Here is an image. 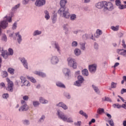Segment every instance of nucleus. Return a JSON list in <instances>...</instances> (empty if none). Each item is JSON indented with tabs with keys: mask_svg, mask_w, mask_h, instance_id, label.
I'll return each instance as SVG.
<instances>
[{
	"mask_svg": "<svg viewBox=\"0 0 126 126\" xmlns=\"http://www.w3.org/2000/svg\"><path fill=\"white\" fill-rule=\"evenodd\" d=\"M65 3H66V0H61L60 1V5L61 7L58 11V13H60L61 15L63 14V17H64V18H69L70 14L68 12V9L64 8Z\"/></svg>",
	"mask_w": 126,
	"mask_h": 126,
	"instance_id": "obj_1",
	"label": "nucleus"
},
{
	"mask_svg": "<svg viewBox=\"0 0 126 126\" xmlns=\"http://www.w3.org/2000/svg\"><path fill=\"white\" fill-rule=\"evenodd\" d=\"M57 113L58 117L59 119H61V120H62L64 122H66L67 123H73L72 118H67L63 113L60 112V110H58Z\"/></svg>",
	"mask_w": 126,
	"mask_h": 126,
	"instance_id": "obj_2",
	"label": "nucleus"
},
{
	"mask_svg": "<svg viewBox=\"0 0 126 126\" xmlns=\"http://www.w3.org/2000/svg\"><path fill=\"white\" fill-rule=\"evenodd\" d=\"M6 18V20H4L0 22V34L1 33V29H0V27L2 28L3 29H5L7 26H8V23H7V21L9 22H11L12 20L11 17H7L6 16L5 17Z\"/></svg>",
	"mask_w": 126,
	"mask_h": 126,
	"instance_id": "obj_3",
	"label": "nucleus"
},
{
	"mask_svg": "<svg viewBox=\"0 0 126 126\" xmlns=\"http://www.w3.org/2000/svg\"><path fill=\"white\" fill-rule=\"evenodd\" d=\"M68 65L70 67H73V68H76L77 67V63L75 61V59L72 58H68L67 59Z\"/></svg>",
	"mask_w": 126,
	"mask_h": 126,
	"instance_id": "obj_4",
	"label": "nucleus"
},
{
	"mask_svg": "<svg viewBox=\"0 0 126 126\" xmlns=\"http://www.w3.org/2000/svg\"><path fill=\"white\" fill-rule=\"evenodd\" d=\"M6 81L7 82V87L6 88V90L9 92H13V82L10 81L9 78H6Z\"/></svg>",
	"mask_w": 126,
	"mask_h": 126,
	"instance_id": "obj_5",
	"label": "nucleus"
},
{
	"mask_svg": "<svg viewBox=\"0 0 126 126\" xmlns=\"http://www.w3.org/2000/svg\"><path fill=\"white\" fill-rule=\"evenodd\" d=\"M104 4L105 9H107L109 11L113 10V9H114V5L112 2L104 1Z\"/></svg>",
	"mask_w": 126,
	"mask_h": 126,
	"instance_id": "obj_6",
	"label": "nucleus"
},
{
	"mask_svg": "<svg viewBox=\"0 0 126 126\" xmlns=\"http://www.w3.org/2000/svg\"><path fill=\"white\" fill-rule=\"evenodd\" d=\"M22 104H25L23 105V106H22L19 109V111L20 112H23L24 111H27L28 109H29V107L27 106V104H25V101L22 100L21 101Z\"/></svg>",
	"mask_w": 126,
	"mask_h": 126,
	"instance_id": "obj_7",
	"label": "nucleus"
},
{
	"mask_svg": "<svg viewBox=\"0 0 126 126\" xmlns=\"http://www.w3.org/2000/svg\"><path fill=\"white\" fill-rule=\"evenodd\" d=\"M45 3H46L45 0H36L35 3V5H36V6L40 7L44 5Z\"/></svg>",
	"mask_w": 126,
	"mask_h": 126,
	"instance_id": "obj_8",
	"label": "nucleus"
},
{
	"mask_svg": "<svg viewBox=\"0 0 126 126\" xmlns=\"http://www.w3.org/2000/svg\"><path fill=\"white\" fill-rule=\"evenodd\" d=\"M89 70L90 72L92 73L95 72L97 69V65L96 64H93L89 65Z\"/></svg>",
	"mask_w": 126,
	"mask_h": 126,
	"instance_id": "obj_9",
	"label": "nucleus"
},
{
	"mask_svg": "<svg viewBox=\"0 0 126 126\" xmlns=\"http://www.w3.org/2000/svg\"><path fill=\"white\" fill-rule=\"evenodd\" d=\"M21 80L22 83H23L24 85H25V86H29L30 85V83H29L28 81H27V80H26V78L23 76H21Z\"/></svg>",
	"mask_w": 126,
	"mask_h": 126,
	"instance_id": "obj_10",
	"label": "nucleus"
},
{
	"mask_svg": "<svg viewBox=\"0 0 126 126\" xmlns=\"http://www.w3.org/2000/svg\"><path fill=\"white\" fill-rule=\"evenodd\" d=\"M51 63L53 64H56L59 63V58L57 56H53L51 59Z\"/></svg>",
	"mask_w": 126,
	"mask_h": 126,
	"instance_id": "obj_11",
	"label": "nucleus"
},
{
	"mask_svg": "<svg viewBox=\"0 0 126 126\" xmlns=\"http://www.w3.org/2000/svg\"><path fill=\"white\" fill-rule=\"evenodd\" d=\"M95 6L97 8L101 9L102 7H104V1L102 2H98L95 4Z\"/></svg>",
	"mask_w": 126,
	"mask_h": 126,
	"instance_id": "obj_12",
	"label": "nucleus"
},
{
	"mask_svg": "<svg viewBox=\"0 0 126 126\" xmlns=\"http://www.w3.org/2000/svg\"><path fill=\"white\" fill-rule=\"evenodd\" d=\"M21 63L23 64L24 66L28 69V64H27V61L25 60V59L22 58L20 59Z\"/></svg>",
	"mask_w": 126,
	"mask_h": 126,
	"instance_id": "obj_13",
	"label": "nucleus"
},
{
	"mask_svg": "<svg viewBox=\"0 0 126 126\" xmlns=\"http://www.w3.org/2000/svg\"><path fill=\"white\" fill-rule=\"evenodd\" d=\"M56 106H58V107H61L64 110H66L67 109V106L63 102L59 103L58 104H57Z\"/></svg>",
	"mask_w": 126,
	"mask_h": 126,
	"instance_id": "obj_14",
	"label": "nucleus"
},
{
	"mask_svg": "<svg viewBox=\"0 0 126 126\" xmlns=\"http://www.w3.org/2000/svg\"><path fill=\"white\" fill-rule=\"evenodd\" d=\"M16 37H18L17 40L19 44H20V42L22 41V38L21 35L19 34V32H18L16 33Z\"/></svg>",
	"mask_w": 126,
	"mask_h": 126,
	"instance_id": "obj_15",
	"label": "nucleus"
},
{
	"mask_svg": "<svg viewBox=\"0 0 126 126\" xmlns=\"http://www.w3.org/2000/svg\"><path fill=\"white\" fill-rule=\"evenodd\" d=\"M102 32L101 30H97L96 31V32L94 34V37H95V38H98L100 35H102Z\"/></svg>",
	"mask_w": 126,
	"mask_h": 126,
	"instance_id": "obj_16",
	"label": "nucleus"
},
{
	"mask_svg": "<svg viewBox=\"0 0 126 126\" xmlns=\"http://www.w3.org/2000/svg\"><path fill=\"white\" fill-rule=\"evenodd\" d=\"M35 74L37 75H39V76H42V77H45L46 76V74L42 72L35 71L34 72Z\"/></svg>",
	"mask_w": 126,
	"mask_h": 126,
	"instance_id": "obj_17",
	"label": "nucleus"
},
{
	"mask_svg": "<svg viewBox=\"0 0 126 126\" xmlns=\"http://www.w3.org/2000/svg\"><path fill=\"white\" fill-rule=\"evenodd\" d=\"M124 3L125 5L121 4L120 6H118L119 9H126V1H124Z\"/></svg>",
	"mask_w": 126,
	"mask_h": 126,
	"instance_id": "obj_18",
	"label": "nucleus"
},
{
	"mask_svg": "<svg viewBox=\"0 0 126 126\" xmlns=\"http://www.w3.org/2000/svg\"><path fill=\"white\" fill-rule=\"evenodd\" d=\"M70 70H69V69H67V68H64L63 69V73H64L65 75H67V76H68V74H69V72H70Z\"/></svg>",
	"mask_w": 126,
	"mask_h": 126,
	"instance_id": "obj_19",
	"label": "nucleus"
},
{
	"mask_svg": "<svg viewBox=\"0 0 126 126\" xmlns=\"http://www.w3.org/2000/svg\"><path fill=\"white\" fill-rule=\"evenodd\" d=\"M74 54L75 56H78L80 55V54H81V51H80V49H76L74 50Z\"/></svg>",
	"mask_w": 126,
	"mask_h": 126,
	"instance_id": "obj_20",
	"label": "nucleus"
},
{
	"mask_svg": "<svg viewBox=\"0 0 126 126\" xmlns=\"http://www.w3.org/2000/svg\"><path fill=\"white\" fill-rule=\"evenodd\" d=\"M56 85L57 86H58V87H61V88H65V86L60 82H57Z\"/></svg>",
	"mask_w": 126,
	"mask_h": 126,
	"instance_id": "obj_21",
	"label": "nucleus"
},
{
	"mask_svg": "<svg viewBox=\"0 0 126 126\" xmlns=\"http://www.w3.org/2000/svg\"><path fill=\"white\" fill-rule=\"evenodd\" d=\"M39 101L40 103L42 104H47L48 103V100H45V99L43 98V97H40Z\"/></svg>",
	"mask_w": 126,
	"mask_h": 126,
	"instance_id": "obj_22",
	"label": "nucleus"
},
{
	"mask_svg": "<svg viewBox=\"0 0 126 126\" xmlns=\"http://www.w3.org/2000/svg\"><path fill=\"white\" fill-rule=\"evenodd\" d=\"M44 13L45 14V19H46V20H48V19H50V15L49 14V12H48V11H45Z\"/></svg>",
	"mask_w": 126,
	"mask_h": 126,
	"instance_id": "obj_23",
	"label": "nucleus"
},
{
	"mask_svg": "<svg viewBox=\"0 0 126 126\" xmlns=\"http://www.w3.org/2000/svg\"><path fill=\"white\" fill-rule=\"evenodd\" d=\"M8 72L9 73H10V74L13 75L14 74V69L12 68H9L7 70Z\"/></svg>",
	"mask_w": 126,
	"mask_h": 126,
	"instance_id": "obj_24",
	"label": "nucleus"
},
{
	"mask_svg": "<svg viewBox=\"0 0 126 126\" xmlns=\"http://www.w3.org/2000/svg\"><path fill=\"white\" fill-rule=\"evenodd\" d=\"M82 73L83 75H85V76H87L88 75V70L85 69L82 71Z\"/></svg>",
	"mask_w": 126,
	"mask_h": 126,
	"instance_id": "obj_25",
	"label": "nucleus"
},
{
	"mask_svg": "<svg viewBox=\"0 0 126 126\" xmlns=\"http://www.w3.org/2000/svg\"><path fill=\"white\" fill-rule=\"evenodd\" d=\"M79 113H80V115H82V116H84V117H85L86 118V119H87V118H88V116H87V114H86V113H84L83 112V111L81 110Z\"/></svg>",
	"mask_w": 126,
	"mask_h": 126,
	"instance_id": "obj_26",
	"label": "nucleus"
},
{
	"mask_svg": "<svg viewBox=\"0 0 126 126\" xmlns=\"http://www.w3.org/2000/svg\"><path fill=\"white\" fill-rule=\"evenodd\" d=\"M42 33V32L39 31H35L33 33V36H37V35H40Z\"/></svg>",
	"mask_w": 126,
	"mask_h": 126,
	"instance_id": "obj_27",
	"label": "nucleus"
},
{
	"mask_svg": "<svg viewBox=\"0 0 126 126\" xmlns=\"http://www.w3.org/2000/svg\"><path fill=\"white\" fill-rule=\"evenodd\" d=\"M78 79L79 81H80V83H82V82L84 81V79H83V77L80 75L78 76Z\"/></svg>",
	"mask_w": 126,
	"mask_h": 126,
	"instance_id": "obj_28",
	"label": "nucleus"
},
{
	"mask_svg": "<svg viewBox=\"0 0 126 126\" xmlns=\"http://www.w3.org/2000/svg\"><path fill=\"white\" fill-rule=\"evenodd\" d=\"M113 107L114 108H117V109H120V108L122 107V106H121V105L118 104V103H116V104H114L113 105Z\"/></svg>",
	"mask_w": 126,
	"mask_h": 126,
	"instance_id": "obj_29",
	"label": "nucleus"
},
{
	"mask_svg": "<svg viewBox=\"0 0 126 126\" xmlns=\"http://www.w3.org/2000/svg\"><path fill=\"white\" fill-rule=\"evenodd\" d=\"M102 113H104V109L103 108H99L97 111V113L101 114Z\"/></svg>",
	"mask_w": 126,
	"mask_h": 126,
	"instance_id": "obj_30",
	"label": "nucleus"
},
{
	"mask_svg": "<svg viewBox=\"0 0 126 126\" xmlns=\"http://www.w3.org/2000/svg\"><path fill=\"white\" fill-rule=\"evenodd\" d=\"M115 3L117 6H119L122 4V2H121V0H116Z\"/></svg>",
	"mask_w": 126,
	"mask_h": 126,
	"instance_id": "obj_31",
	"label": "nucleus"
},
{
	"mask_svg": "<svg viewBox=\"0 0 126 126\" xmlns=\"http://www.w3.org/2000/svg\"><path fill=\"white\" fill-rule=\"evenodd\" d=\"M19 6H20V4H19L16 5L15 7H13L12 8V11H15V10L17 9V8H18V7H19Z\"/></svg>",
	"mask_w": 126,
	"mask_h": 126,
	"instance_id": "obj_32",
	"label": "nucleus"
},
{
	"mask_svg": "<svg viewBox=\"0 0 126 126\" xmlns=\"http://www.w3.org/2000/svg\"><path fill=\"white\" fill-rule=\"evenodd\" d=\"M92 87L93 89L94 90L95 92L97 93L98 91H99V89H98L97 87L95 86L94 85H92Z\"/></svg>",
	"mask_w": 126,
	"mask_h": 126,
	"instance_id": "obj_33",
	"label": "nucleus"
},
{
	"mask_svg": "<svg viewBox=\"0 0 126 126\" xmlns=\"http://www.w3.org/2000/svg\"><path fill=\"white\" fill-rule=\"evenodd\" d=\"M9 54L8 55L10 56H12L13 55V50L11 48H9L8 49Z\"/></svg>",
	"mask_w": 126,
	"mask_h": 126,
	"instance_id": "obj_34",
	"label": "nucleus"
},
{
	"mask_svg": "<svg viewBox=\"0 0 126 126\" xmlns=\"http://www.w3.org/2000/svg\"><path fill=\"white\" fill-rule=\"evenodd\" d=\"M111 29L113 30V31H118V30H119V26L111 27Z\"/></svg>",
	"mask_w": 126,
	"mask_h": 126,
	"instance_id": "obj_35",
	"label": "nucleus"
},
{
	"mask_svg": "<svg viewBox=\"0 0 126 126\" xmlns=\"http://www.w3.org/2000/svg\"><path fill=\"white\" fill-rule=\"evenodd\" d=\"M33 105L34 107H37L40 105V103H39V101H33Z\"/></svg>",
	"mask_w": 126,
	"mask_h": 126,
	"instance_id": "obj_36",
	"label": "nucleus"
},
{
	"mask_svg": "<svg viewBox=\"0 0 126 126\" xmlns=\"http://www.w3.org/2000/svg\"><path fill=\"white\" fill-rule=\"evenodd\" d=\"M81 49L82 50H85V43H80Z\"/></svg>",
	"mask_w": 126,
	"mask_h": 126,
	"instance_id": "obj_37",
	"label": "nucleus"
},
{
	"mask_svg": "<svg viewBox=\"0 0 126 126\" xmlns=\"http://www.w3.org/2000/svg\"><path fill=\"white\" fill-rule=\"evenodd\" d=\"M111 88H116L117 87V83L112 82L111 85Z\"/></svg>",
	"mask_w": 126,
	"mask_h": 126,
	"instance_id": "obj_38",
	"label": "nucleus"
},
{
	"mask_svg": "<svg viewBox=\"0 0 126 126\" xmlns=\"http://www.w3.org/2000/svg\"><path fill=\"white\" fill-rule=\"evenodd\" d=\"M52 21L53 23H55L56 22V21L57 20V15H54L53 17L52 18Z\"/></svg>",
	"mask_w": 126,
	"mask_h": 126,
	"instance_id": "obj_39",
	"label": "nucleus"
},
{
	"mask_svg": "<svg viewBox=\"0 0 126 126\" xmlns=\"http://www.w3.org/2000/svg\"><path fill=\"white\" fill-rule=\"evenodd\" d=\"M2 76V77H6L7 76V72L6 71H3Z\"/></svg>",
	"mask_w": 126,
	"mask_h": 126,
	"instance_id": "obj_40",
	"label": "nucleus"
},
{
	"mask_svg": "<svg viewBox=\"0 0 126 126\" xmlns=\"http://www.w3.org/2000/svg\"><path fill=\"white\" fill-rule=\"evenodd\" d=\"M76 18V15L75 14H73L70 16L71 20H75Z\"/></svg>",
	"mask_w": 126,
	"mask_h": 126,
	"instance_id": "obj_41",
	"label": "nucleus"
},
{
	"mask_svg": "<svg viewBox=\"0 0 126 126\" xmlns=\"http://www.w3.org/2000/svg\"><path fill=\"white\" fill-rule=\"evenodd\" d=\"M81 83H80V81H77L75 82L74 84L76 86H80V84H81Z\"/></svg>",
	"mask_w": 126,
	"mask_h": 126,
	"instance_id": "obj_42",
	"label": "nucleus"
},
{
	"mask_svg": "<svg viewBox=\"0 0 126 126\" xmlns=\"http://www.w3.org/2000/svg\"><path fill=\"white\" fill-rule=\"evenodd\" d=\"M29 79L32 82H33V83H35V82H36V80L34 79V78L30 77L29 78Z\"/></svg>",
	"mask_w": 126,
	"mask_h": 126,
	"instance_id": "obj_43",
	"label": "nucleus"
},
{
	"mask_svg": "<svg viewBox=\"0 0 126 126\" xmlns=\"http://www.w3.org/2000/svg\"><path fill=\"white\" fill-rule=\"evenodd\" d=\"M120 55L122 56H126V50H123L120 52Z\"/></svg>",
	"mask_w": 126,
	"mask_h": 126,
	"instance_id": "obj_44",
	"label": "nucleus"
},
{
	"mask_svg": "<svg viewBox=\"0 0 126 126\" xmlns=\"http://www.w3.org/2000/svg\"><path fill=\"white\" fill-rule=\"evenodd\" d=\"M74 125L77 126H81V121H78L76 123H74Z\"/></svg>",
	"mask_w": 126,
	"mask_h": 126,
	"instance_id": "obj_45",
	"label": "nucleus"
},
{
	"mask_svg": "<svg viewBox=\"0 0 126 126\" xmlns=\"http://www.w3.org/2000/svg\"><path fill=\"white\" fill-rule=\"evenodd\" d=\"M2 97L4 98V99H7V97H8V94H3Z\"/></svg>",
	"mask_w": 126,
	"mask_h": 126,
	"instance_id": "obj_46",
	"label": "nucleus"
},
{
	"mask_svg": "<svg viewBox=\"0 0 126 126\" xmlns=\"http://www.w3.org/2000/svg\"><path fill=\"white\" fill-rule=\"evenodd\" d=\"M72 47H76L77 46V42L73 41L72 43Z\"/></svg>",
	"mask_w": 126,
	"mask_h": 126,
	"instance_id": "obj_47",
	"label": "nucleus"
},
{
	"mask_svg": "<svg viewBox=\"0 0 126 126\" xmlns=\"http://www.w3.org/2000/svg\"><path fill=\"white\" fill-rule=\"evenodd\" d=\"M23 99L25 101H27L28 100V99H29V97H28V96H27V95H25L23 97Z\"/></svg>",
	"mask_w": 126,
	"mask_h": 126,
	"instance_id": "obj_48",
	"label": "nucleus"
},
{
	"mask_svg": "<svg viewBox=\"0 0 126 126\" xmlns=\"http://www.w3.org/2000/svg\"><path fill=\"white\" fill-rule=\"evenodd\" d=\"M109 125H110L111 126H115L114 124V121L112 120H111L110 121H109Z\"/></svg>",
	"mask_w": 126,
	"mask_h": 126,
	"instance_id": "obj_49",
	"label": "nucleus"
},
{
	"mask_svg": "<svg viewBox=\"0 0 126 126\" xmlns=\"http://www.w3.org/2000/svg\"><path fill=\"white\" fill-rule=\"evenodd\" d=\"M55 47L59 52V51H60V46H59V44H58L57 43H55Z\"/></svg>",
	"mask_w": 126,
	"mask_h": 126,
	"instance_id": "obj_50",
	"label": "nucleus"
},
{
	"mask_svg": "<svg viewBox=\"0 0 126 126\" xmlns=\"http://www.w3.org/2000/svg\"><path fill=\"white\" fill-rule=\"evenodd\" d=\"M29 2V0H24L23 1V4H27L28 2Z\"/></svg>",
	"mask_w": 126,
	"mask_h": 126,
	"instance_id": "obj_51",
	"label": "nucleus"
},
{
	"mask_svg": "<svg viewBox=\"0 0 126 126\" xmlns=\"http://www.w3.org/2000/svg\"><path fill=\"white\" fill-rule=\"evenodd\" d=\"M126 89H123L121 90V94H124V93H126Z\"/></svg>",
	"mask_w": 126,
	"mask_h": 126,
	"instance_id": "obj_52",
	"label": "nucleus"
},
{
	"mask_svg": "<svg viewBox=\"0 0 126 126\" xmlns=\"http://www.w3.org/2000/svg\"><path fill=\"white\" fill-rule=\"evenodd\" d=\"M17 24L15 23L13 25V29L14 30V29H16V27H17Z\"/></svg>",
	"mask_w": 126,
	"mask_h": 126,
	"instance_id": "obj_53",
	"label": "nucleus"
},
{
	"mask_svg": "<svg viewBox=\"0 0 126 126\" xmlns=\"http://www.w3.org/2000/svg\"><path fill=\"white\" fill-rule=\"evenodd\" d=\"M105 101H107L108 102H112V100L109 97H107L105 96Z\"/></svg>",
	"mask_w": 126,
	"mask_h": 126,
	"instance_id": "obj_54",
	"label": "nucleus"
},
{
	"mask_svg": "<svg viewBox=\"0 0 126 126\" xmlns=\"http://www.w3.org/2000/svg\"><path fill=\"white\" fill-rule=\"evenodd\" d=\"M0 86H1V87H5V84H4V83H1Z\"/></svg>",
	"mask_w": 126,
	"mask_h": 126,
	"instance_id": "obj_55",
	"label": "nucleus"
},
{
	"mask_svg": "<svg viewBox=\"0 0 126 126\" xmlns=\"http://www.w3.org/2000/svg\"><path fill=\"white\" fill-rule=\"evenodd\" d=\"M83 39H87V38H88V35L84 34V35H83Z\"/></svg>",
	"mask_w": 126,
	"mask_h": 126,
	"instance_id": "obj_56",
	"label": "nucleus"
},
{
	"mask_svg": "<svg viewBox=\"0 0 126 126\" xmlns=\"http://www.w3.org/2000/svg\"><path fill=\"white\" fill-rule=\"evenodd\" d=\"M118 65H120V63H116L114 65V67H117V66H118Z\"/></svg>",
	"mask_w": 126,
	"mask_h": 126,
	"instance_id": "obj_57",
	"label": "nucleus"
},
{
	"mask_svg": "<svg viewBox=\"0 0 126 126\" xmlns=\"http://www.w3.org/2000/svg\"><path fill=\"white\" fill-rule=\"evenodd\" d=\"M2 41H6V36L4 35L2 38Z\"/></svg>",
	"mask_w": 126,
	"mask_h": 126,
	"instance_id": "obj_58",
	"label": "nucleus"
},
{
	"mask_svg": "<svg viewBox=\"0 0 126 126\" xmlns=\"http://www.w3.org/2000/svg\"><path fill=\"white\" fill-rule=\"evenodd\" d=\"M24 125H29V121L26 120L24 122Z\"/></svg>",
	"mask_w": 126,
	"mask_h": 126,
	"instance_id": "obj_59",
	"label": "nucleus"
},
{
	"mask_svg": "<svg viewBox=\"0 0 126 126\" xmlns=\"http://www.w3.org/2000/svg\"><path fill=\"white\" fill-rule=\"evenodd\" d=\"M106 116L107 117H108V118H109V119H112V116L110 115V114L109 113L106 114Z\"/></svg>",
	"mask_w": 126,
	"mask_h": 126,
	"instance_id": "obj_60",
	"label": "nucleus"
},
{
	"mask_svg": "<svg viewBox=\"0 0 126 126\" xmlns=\"http://www.w3.org/2000/svg\"><path fill=\"white\" fill-rule=\"evenodd\" d=\"M94 49H98V44L95 43L94 45Z\"/></svg>",
	"mask_w": 126,
	"mask_h": 126,
	"instance_id": "obj_61",
	"label": "nucleus"
},
{
	"mask_svg": "<svg viewBox=\"0 0 126 126\" xmlns=\"http://www.w3.org/2000/svg\"><path fill=\"white\" fill-rule=\"evenodd\" d=\"M122 108H124V109H126V104H123L122 105Z\"/></svg>",
	"mask_w": 126,
	"mask_h": 126,
	"instance_id": "obj_62",
	"label": "nucleus"
},
{
	"mask_svg": "<svg viewBox=\"0 0 126 126\" xmlns=\"http://www.w3.org/2000/svg\"><path fill=\"white\" fill-rule=\"evenodd\" d=\"M123 126H126V121H123Z\"/></svg>",
	"mask_w": 126,
	"mask_h": 126,
	"instance_id": "obj_63",
	"label": "nucleus"
},
{
	"mask_svg": "<svg viewBox=\"0 0 126 126\" xmlns=\"http://www.w3.org/2000/svg\"><path fill=\"white\" fill-rule=\"evenodd\" d=\"M123 80L126 82V76H123Z\"/></svg>",
	"mask_w": 126,
	"mask_h": 126,
	"instance_id": "obj_64",
	"label": "nucleus"
}]
</instances>
